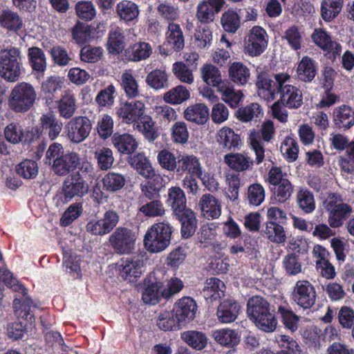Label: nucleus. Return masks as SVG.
<instances>
[{
    "label": "nucleus",
    "mask_w": 354,
    "mask_h": 354,
    "mask_svg": "<svg viewBox=\"0 0 354 354\" xmlns=\"http://www.w3.org/2000/svg\"><path fill=\"white\" fill-rule=\"evenodd\" d=\"M112 140L118 151L124 154L131 155L133 153L138 147L136 138L129 133L122 135L115 133Z\"/></svg>",
    "instance_id": "nucleus-30"
},
{
    "label": "nucleus",
    "mask_w": 354,
    "mask_h": 354,
    "mask_svg": "<svg viewBox=\"0 0 354 354\" xmlns=\"http://www.w3.org/2000/svg\"><path fill=\"white\" fill-rule=\"evenodd\" d=\"M156 324L159 328L164 331L175 330L181 326L174 317L172 311H165L160 314L157 318Z\"/></svg>",
    "instance_id": "nucleus-64"
},
{
    "label": "nucleus",
    "mask_w": 354,
    "mask_h": 354,
    "mask_svg": "<svg viewBox=\"0 0 354 354\" xmlns=\"http://www.w3.org/2000/svg\"><path fill=\"white\" fill-rule=\"evenodd\" d=\"M333 120L338 129H348L354 125V111L346 105H342L333 110Z\"/></svg>",
    "instance_id": "nucleus-27"
},
{
    "label": "nucleus",
    "mask_w": 354,
    "mask_h": 354,
    "mask_svg": "<svg viewBox=\"0 0 354 354\" xmlns=\"http://www.w3.org/2000/svg\"><path fill=\"white\" fill-rule=\"evenodd\" d=\"M198 206L202 216L205 219H217L221 215V202L212 194H203Z\"/></svg>",
    "instance_id": "nucleus-23"
},
{
    "label": "nucleus",
    "mask_w": 354,
    "mask_h": 354,
    "mask_svg": "<svg viewBox=\"0 0 354 354\" xmlns=\"http://www.w3.org/2000/svg\"><path fill=\"white\" fill-rule=\"evenodd\" d=\"M317 296L315 286L307 280L297 281L291 295L295 304L305 310L315 305Z\"/></svg>",
    "instance_id": "nucleus-12"
},
{
    "label": "nucleus",
    "mask_w": 354,
    "mask_h": 354,
    "mask_svg": "<svg viewBox=\"0 0 354 354\" xmlns=\"http://www.w3.org/2000/svg\"><path fill=\"white\" fill-rule=\"evenodd\" d=\"M297 203L305 214L313 212L316 208L315 196L306 188H301L297 194Z\"/></svg>",
    "instance_id": "nucleus-46"
},
{
    "label": "nucleus",
    "mask_w": 354,
    "mask_h": 354,
    "mask_svg": "<svg viewBox=\"0 0 354 354\" xmlns=\"http://www.w3.org/2000/svg\"><path fill=\"white\" fill-rule=\"evenodd\" d=\"M165 41L176 52L185 46V36L180 26L177 23H169L165 32Z\"/></svg>",
    "instance_id": "nucleus-25"
},
{
    "label": "nucleus",
    "mask_w": 354,
    "mask_h": 354,
    "mask_svg": "<svg viewBox=\"0 0 354 354\" xmlns=\"http://www.w3.org/2000/svg\"><path fill=\"white\" fill-rule=\"evenodd\" d=\"M145 105L140 100L126 102L117 110V115L123 123L137 124L145 115Z\"/></svg>",
    "instance_id": "nucleus-17"
},
{
    "label": "nucleus",
    "mask_w": 354,
    "mask_h": 354,
    "mask_svg": "<svg viewBox=\"0 0 354 354\" xmlns=\"http://www.w3.org/2000/svg\"><path fill=\"white\" fill-rule=\"evenodd\" d=\"M28 57L32 69L43 73L46 68V58L44 51L36 46L28 49Z\"/></svg>",
    "instance_id": "nucleus-45"
},
{
    "label": "nucleus",
    "mask_w": 354,
    "mask_h": 354,
    "mask_svg": "<svg viewBox=\"0 0 354 354\" xmlns=\"http://www.w3.org/2000/svg\"><path fill=\"white\" fill-rule=\"evenodd\" d=\"M279 86L278 94L279 101L289 109H298L303 104L302 93L299 88L290 84L291 77L287 73H279L274 75Z\"/></svg>",
    "instance_id": "nucleus-8"
},
{
    "label": "nucleus",
    "mask_w": 354,
    "mask_h": 354,
    "mask_svg": "<svg viewBox=\"0 0 354 354\" xmlns=\"http://www.w3.org/2000/svg\"><path fill=\"white\" fill-rule=\"evenodd\" d=\"M119 219L117 212L112 209L106 211L101 219L89 221L86 225V230L95 236L108 234L115 227Z\"/></svg>",
    "instance_id": "nucleus-16"
},
{
    "label": "nucleus",
    "mask_w": 354,
    "mask_h": 354,
    "mask_svg": "<svg viewBox=\"0 0 354 354\" xmlns=\"http://www.w3.org/2000/svg\"><path fill=\"white\" fill-rule=\"evenodd\" d=\"M230 77L237 84H245L250 78L249 68L241 62H234L229 68Z\"/></svg>",
    "instance_id": "nucleus-47"
},
{
    "label": "nucleus",
    "mask_w": 354,
    "mask_h": 354,
    "mask_svg": "<svg viewBox=\"0 0 354 354\" xmlns=\"http://www.w3.org/2000/svg\"><path fill=\"white\" fill-rule=\"evenodd\" d=\"M322 207L328 215V225L332 228L342 226L353 212L352 207L337 192H328L323 198Z\"/></svg>",
    "instance_id": "nucleus-3"
},
{
    "label": "nucleus",
    "mask_w": 354,
    "mask_h": 354,
    "mask_svg": "<svg viewBox=\"0 0 354 354\" xmlns=\"http://www.w3.org/2000/svg\"><path fill=\"white\" fill-rule=\"evenodd\" d=\"M0 26L9 32L17 33L24 27L22 18L10 9L0 11Z\"/></svg>",
    "instance_id": "nucleus-28"
},
{
    "label": "nucleus",
    "mask_w": 354,
    "mask_h": 354,
    "mask_svg": "<svg viewBox=\"0 0 354 354\" xmlns=\"http://www.w3.org/2000/svg\"><path fill=\"white\" fill-rule=\"evenodd\" d=\"M0 281L15 292H21V297L15 298L13 301L15 315L18 319H23L29 323L35 321L34 313L31 311L32 307L38 308V305L28 295L27 289L19 284L18 281L13 277L12 273L8 269L0 270Z\"/></svg>",
    "instance_id": "nucleus-1"
},
{
    "label": "nucleus",
    "mask_w": 354,
    "mask_h": 354,
    "mask_svg": "<svg viewBox=\"0 0 354 354\" xmlns=\"http://www.w3.org/2000/svg\"><path fill=\"white\" fill-rule=\"evenodd\" d=\"M282 268L289 276H295L301 272L302 266L298 254L292 252L285 256L282 260Z\"/></svg>",
    "instance_id": "nucleus-61"
},
{
    "label": "nucleus",
    "mask_w": 354,
    "mask_h": 354,
    "mask_svg": "<svg viewBox=\"0 0 354 354\" xmlns=\"http://www.w3.org/2000/svg\"><path fill=\"white\" fill-rule=\"evenodd\" d=\"M151 53V46L149 43L140 41L130 46L125 50V57L129 61L140 62L149 58Z\"/></svg>",
    "instance_id": "nucleus-29"
},
{
    "label": "nucleus",
    "mask_w": 354,
    "mask_h": 354,
    "mask_svg": "<svg viewBox=\"0 0 354 354\" xmlns=\"http://www.w3.org/2000/svg\"><path fill=\"white\" fill-rule=\"evenodd\" d=\"M343 3V0H323L321 6L322 18L326 21L335 19L341 12Z\"/></svg>",
    "instance_id": "nucleus-48"
},
{
    "label": "nucleus",
    "mask_w": 354,
    "mask_h": 354,
    "mask_svg": "<svg viewBox=\"0 0 354 354\" xmlns=\"http://www.w3.org/2000/svg\"><path fill=\"white\" fill-rule=\"evenodd\" d=\"M127 162L143 177H149L153 170L147 156H127Z\"/></svg>",
    "instance_id": "nucleus-58"
},
{
    "label": "nucleus",
    "mask_w": 354,
    "mask_h": 354,
    "mask_svg": "<svg viewBox=\"0 0 354 354\" xmlns=\"http://www.w3.org/2000/svg\"><path fill=\"white\" fill-rule=\"evenodd\" d=\"M136 125V129L149 142L154 141L158 137V127L151 116L145 115Z\"/></svg>",
    "instance_id": "nucleus-43"
},
{
    "label": "nucleus",
    "mask_w": 354,
    "mask_h": 354,
    "mask_svg": "<svg viewBox=\"0 0 354 354\" xmlns=\"http://www.w3.org/2000/svg\"><path fill=\"white\" fill-rule=\"evenodd\" d=\"M121 262L120 272L124 279L131 281L133 277L136 279L140 277L145 266L143 260L140 259L138 257H134L131 259H122Z\"/></svg>",
    "instance_id": "nucleus-24"
},
{
    "label": "nucleus",
    "mask_w": 354,
    "mask_h": 354,
    "mask_svg": "<svg viewBox=\"0 0 354 354\" xmlns=\"http://www.w3.org/2000/svg\"><path fill=\"white\" fill-rule=\"evenodd\" d=\"M36 97V91L30 84L21 82L12 90L9 106L15 112H26L32 106Z\"/></svg>",
    "instance_id": "nucleus-10"
},
{
    "label": "nucleus",
    "mask_w": 354,
    "mask_h": 354,
    "mask_svg": "<svg viewBox=\"0 0 354 354\" xmlns=\"http://www.w3.org/2000/svg\"><path fill=\"white\" fill-rule=\"evenodd\" d=\"M174 216L180 224L181 238L188 239L192 237L198 227V218L196 213L189 208Z\"/></svg>",
    "instance_id": "nucleus-22"
},
{
    "label": "nucleus",
    "mask_w": 354,
    "mask_h": 354,
    "mask_svg": "<svg viewBox=\"0 0 354 354\" xmlns=\"http://www.w3.org/2000/svg\"><path fill=\"white\" fill-rule=\"evenodd\" d=\"M145 81L149 87L155 90L167 88L169 86V75L165 67L151 71L147 74Z\"/></svg>",
    "instance_id": "nucleus-34"
},
{
    "label": "nucleus",
    "mask_w": 354,
    "mask_h": 354,
    "mask_svg": "<svg viewBox=\"0 0 354 354\" xmlns=\"http://www.w3.org/2000/svg\"><path fill=\"white\" fill-rule=\"evenodd\" d=\"M213 336L216 342L227 347H232L240 342L237 333L229 328L218 330L214 333Z\"/></svg>",
    "instance_id": "nucleus-50"
},
{
    "label": "nucleus",
    "mask_w": 354,
    "mask_h": 354,
    "mask_svg": "<svg viewBox=\"0 0 354 354\" xmlns=\"http://www.w3.org/2000/svg\"><path fill=\"white\" fill-rule=\"evenodd\" d=\"M241 305L233 298L224 299L217 308L216 316L220 322L228 324L235 321L241 312Z\"/></svg>",
    "instance_id": "nucleus-20"
},
{
    "label": "nucleus",
    "mask_w": 354,
    "mask_h": 354,
    "mask_svg": "<svg viewBox=\"0 0 354 354\" xmlns=\"http://www.w3.org/2000/svg\"><path fill=\"white\" fill-rule=\"evenodd\" d=\"M173 226L168 222H157L148 228L145 237L144 245L151 253L164 251L170 244Z\"/></svg>",
    "instance_id": "nucleus-4"
},
{
    "label": "nucleus",
    "mask_w": 354,
    "mask_h": 354,
    "mask_svg": "<svg viewBox=\"0 0 354 354\" xmlns=\"http://www.w3.org/2000/svg\"><path fill=\"white\" fill-rule=\"evenodd\" d=\"M180 339L196 351L204 349L207 344L206 335L202 331L195 330L181 333Z\"/></svg>",
    "instance_id": "nucleus-35"
},
{
    "label": "nucleus",
    "mask_w": 354,
    "mask_h": 354,
    "mask_svg": "<svg viewBox=\"0 0 354 354\" xmlns=\"http://www.w3.org/2000/svg\"><path fill=\"white\" fill-rule=\"evenodd\" d=\"M313 42L319 47L329 59H335L341 54L342 46L323 28H316L311 35Z\"/></svg>",
    "instance_id": "nucleus-15"
},
{
    "label": "nucleus",
    "mask_w": 354,
    "mask_h": 354,
    "mask_svg": "<svg viewBox=\"0 0 354 354\" xmlns=\"http://www.w3.org/2000/svg\"><path fill=\"white\" fill-rule=\"evenodd\" d=\"M124 46L125 41L122 30L118 26L111 28L108 38L109 51L112 54H119Z\"/></svg>",
    "instance_id": "nucleus-42"
},
{
    "label": "nucleus",
    "mask_w": 354,
    "mask_h": 354,
    "mask_svg": "<svg viewBox=\"0 0 354 354\" xmlns=\"http://www.w3.org/2000/svg\"><path fill=\"white\" fill-rule=\"evenodd\" d=\"M16 171L24 179H34L39 173L38 163L36 160L26 158L16 166Z\"/></svg>",
    "instance_id": "nucleus-54"
},
{
    "label": "nucleus",
    "mask_w": 354,
    "mask_h": 354,
    "mask_svg": "<svg viewBox=\"0 0 354 354\" xmlns=\"http://www.w3.org/2000/svg\"><path fill=\"white\" fill-rule=\"evenodd\" d=\"M40 124L42 131H47L50 140H55L60 133L62 129V122L55 115L48 113L40 118Z\"/></svg>",
    "instance_id": "nucleus-37"
},
{
    "label": "nucleus",
    "mask_w": 354,
    "mask_h": 354,
    "mask_svg": "<svg viewBox=\"0 0 354 354\" xmlns=\"http://www.w3.org/2000/svg\"><path fill=\"white\" fill-rule=\"evenodd\" d=\"M281 321L286 329L291 332H295L298 328L299 317L294 312L285 306H279L277 310Z\"/></svg>",
    "instance_id": "nucleus-55"
},
{
    "label": "nucleus",
    "mask_w": 354,
    "mask_h": 354,
    "mask_svg": "<svg viewBox=\"0 0 354 354\" xmlns=\"http://www.w3.org/2000/svg\"><path fill=\"white\" fill-rule=\"evenodd\" d=\"M167 205L171 207L173 215L189 209L186 205V195L179 187H171L168 190Z\"/></svg>",
    "instance_id": "nucleus-26"
},
{
    "label": "nucleus",
    "mask_w": 354,
    "mask_h": 354,
    "mask_svg": "<svg viewBox=\"0 0 354 354\" xmlns=\"http://www.w3.org/2000/svg\"><path fill=\"white\" fill-rule=\"evenodd\" d=\"M189 97V91L183 85L174 87L163 95V100L170 104H180Z\"/></svg>",
    "instance_id": "nucleus-44"
},
{
    "label": "nucleus",
    "mask_w": 354,
    "mask_h": 354,
    "mask_svg": "<svg viewBox=\"0 0 354 354\" xmlns=\"http://www.w3.org/2000/svg\"><path fill=\"white\" fill-rule=\"evenodd\" d=\"M57 103V110L61 117L69 119L74 115L77 108L76 100L71 91H65Z\"/></svg>",
    "instance_id": "nucleus-32"
},
{
    "label": "nucleus",
    "mask_w": 354,
    "mask_h": 354,
    "mask_svg": "<svg viewBox=\"0 0 354 354\" xmlns=\"http://www.w3.org/2000/svg\"><path fill=\"white\" fill-rule=\"evenodd\" d=\"M268 221L261 227V236L272 243L281 244L286 240L283 225L286 223V213L277 207H271L267 212Z\"/></svg>",
    "instance_id": "nucleus-5"
},
{
    "label": "nucleus",
    "mask_w": 354,
    "mask_h": 354,
    "mask_svg": "<svg viewBox=\"0 0 354 354\" xmlns=\"http://www.w3.org/2000/svg\"><path fill=\"white\" fill-rule=\"evenodd\" d=\"M197 310L198 306L195 299L184 296L175 302L172 312L180 324L185 326L195 319Z\"/></svg>",
    "instance_id": "nucleus-14"
},
{
    "label": "nucleus",
    "mask_w": 354,
    "mask_h": 354,
    "mask_svg": "<svg viewBox=\"0 0 354 354\" xmlns=\"http://www.w3.org/2000/svg\"><path fill=\"white\" fill-rule=\"evenodd\" d=\"M257 72L256 85L258 95L267 102L273 101L279 91L277 80L273 81L267 72L260 68L257 69Z\"/></svg>",
    "instance_id": "nucleus-18"
},
{
    "label": "nucleus",
    "mask_w": 354,
    "mask_h": 354,
    "mask_svg": "<svg viewBox=\"0 0 354 354\" xmlns=\"http://www.w3.org/2000/svg\"><path fill=\"white\" fill-rule=\"evenodd\" d=\"M121 86L127 97H136L138 95V84L131 71H126L122 74Z\"/></svg>",
    "instance_id": "nucleus-62"
},
{
    "label": "nucleus",
    "mask_w": 354,
    "mask_h": 354,
    "mask_svg": "<svg viewBox=\"0 0 354 354\" xmlns=\"http://www.w3.org/2000/svg\"><path fill=\"white\" fill-rule=\"evenodd\" d=\"M135 234L125 227L116 228L109 237V243L119 254H129L135 248Z\"/></svg>",
    "instance_id": "nucleus-13"
},
{
    "label": "nucleus",
    "mask_w": 354,
    "mask_h": 354,
    "mask_svg": "<svg viewBox=\"0 0 354 354\" xmlns=\"http://www.w3.org/2000/svg\"><path fill=\"white\" fill-rule=\"evenodd\" d=\"M201 74L203 80L209 86H216L219 88L225 82L222 80L221 73L219 69L212 64H205L201 68Z\"/></svg>",
    "instance_id": "nucleus-41"
},
{
    "label": "nucleus",
    "mask_w": 354,
    "mask_h": 354,
    "mask_svg": "<svg viewBox=\"0 0 354 354\" xmlns=\"http://www.w3.org/2000/svg\"><path fill=\"white\" fill-rule=\"evenodd\" d=\"M139 212L147 217H157L165 214L163 204L160 199L147 201V202L139 203Z\"/></svg>",
    "instance_id": "nucleus-56"
},
{
    "label": "nucleus",
    "mask_w": 354,
    "mask_h": 354,
    "mask_svg": "<svg viewBox=\"0 0 354 354\" xmlns=\"http://www.w3.org/2000/svg\"><path fill=\"white\" fill-rule=\"evenodd\" d=\"M317 73L315 62L309 57H304L298 64L297 74L299 80L310 82Z\"/></svg>",
    "instance_id": "nucleus-40"
},
{
    "label": "nucleus",
    "mask_w": 354,
    "mask_h": 354,
    "mask_svg": "<svg viewBox=\"0 0 354 354\" xmlns=\"http://www.w3.org/2000/svg\"><path fill=\"white\" fill-rule=\"evenodd\" d=\"M164 283L156 281L146 285L142 292V299L147 304L155 305L164 298Z\"/></svg>",
    "instance_id": "nucleus-33"
},
{
    "label": "nucleus",
    "mask_w": 354,
    "mask_h": 354,
    "mask_svg": "<svg viewBox=\"0 0 354 354\" xmlns=\"http://www.w3.org/2000/svg\"><path fill=\"white\" fill-rule=\"evenodd\" d=\"M221 23L225 31L234 33L241 26V18L233 10H228L222 14Z\"/></svg>",
    "instance_id": "nucleus-57"
},
{
    "label": "nucleus",
    "mask_w": 354,
    "mask_h": 354,
    "mask_svg": "<svg viewBox=\"0 0 354 354\" xmlns=\"http://www.w3.org/2000/svg\"><path fill=\"white\" fill-rule=\"evenodd\" d=\"M88 191L89 183L78 174L71 173L64 180L62 190L54 196L53 201L57 207L62 206L74 197H82Z\"/></svg>",
    "instance_id": "nucleus-6"
},
{
    "label": "nucleus",
    "mask_w": 354,
    "mask_h": 354,
    "mask_svg": "<svg viewBox=\"0 0 354 354\" xmlns=\"http://www.w3.org/2000/svg\"><path fill=\"white\" fill-rule=\"evenodd\" d=\"M266 191L259 183H253L248 188L245 200L251 206L257 207L264 201Z\"/></svg>",
    "instance_id": "nucleus-60"
},
{
    "label": "nucleus",
    "mask_w": 354,
    "mask_h": 354,
    "mask_svg": "<svg viewBox=\"0 0 354 354\" xmlns=\"http://www.w3.org/2000/svg\"><path fill=\"white\" fill-rule=\"evenodd\" d=\"M184 116L187 120L203 124L209 118V109L203 104H196L188 106L184 111Z\"/></svg>",
    "instance_id": "nucleus-39"
},
{
    "label": "nucleus",
    "mask_w": 354,
    "mask_h": 354,
    "mask_svg": "<svg viewBox=\"0 0 354 354\" xmlns=\"http://www.w3.org/2000/svg\"><path fill=\"white\" fill-rule=\"evenodd\" d=\"M218 91L221 95V99L232 108L236 107L243 97L241 91H236L227 83L221 84Z\"/></svg>",
    "instance_id": "nucleus-51"
},
{
    "label": "nucleus",
    "mask_w": 354,
    "mask_h": 354,
    "mask_svg": "<svg viewBox=\"0 0 354 354\" xmlns=\"http://www.w3.org/2000/svg\"><path fill=\"white\" fill-rule=\"evenodd\" d=\"M249 318L258 328L266 333L273 332L277 325V319L271 312L270 303L263 297L254 295L247 304Z\"/></svg>",
    "instance_id": "nucleus-2"
},
{
    "label": "nucleus",
    "mask_w": 354,
    "mask_h": 354,
    "mask_svg": "<svg viewBox=\"0 0 354 354\" xmlns=\"http://www.w3.org/2000/svg\"><path fill=\"white\" fill-rule=\"evenodd\" d=\"M22 73V59L19 48L8 47L0 50V75L6 80L14 82Z\"/></svg>",
    "instance_id": "nucleus-7"
},
{
    "label": "nucleus",
    "mask_w": 354,
    "mask_h": 354,
    "mask_svg": "<svg viewBox=\"0 0 354 354\" xmlns=\"http://www.w3.org/2000/svg\"><path fill=\"white\" fill-rule=\"evenodd\" d=\"M178 160L177 172L183 173L187 171L189 175L184 177L182 181V186L189 194L196 195L198 191L195 176L202 178V167L196 156H181Z\"/></svg>",
    "instance_id": "nucleus-9"
},
{
    "label": "nucleus",
    "mask_w": 354,
    "mask_h": 354,
    "mask_svg": "<svg viewBox=\"0 0 354 354\" xmlns=\"http://www.w3.org/2000/svg\"><path fill=\"white\" fill-rule=\"evenodd\" d=\"M116 12L122 20L131 21L139 15L138 6L129 1H122L118 3Z\"/></svg>",
    "instance_id": "nucleus-53"
},
{
    "label": "nucleus",
    "mask_w": 354,
    "mask_h": 354,
    "mask_svg": "<svg viewBox=\"0 0 354 354\" xmlns=\"http://www.w3.org/2000/svg\"><path fill=\"white\" fill-rule=\"evenodd\" d=\"M91 127V121L88 118L75 117L66 126L67 136L73 142H81L89 135Z\"/></svg>",
    "instance_id": "nucleus-19"
},
{
    "label": "nucleus",
    "mask_w": 354,
    "mask_h": 354,
    "mask_svg": "<svg viewBox=\"0 0 354 354\" xmlns=\"http://www.w3.org/2000/svg\"><path fill=\"white\" fill-rule=\"evenodd\" d=\"M157 13L168 24L178 20L180 18V10L178 6L167 1L158 3L156 8Z\"/></svg>",
    "instance_id": "nucleus-52"
},
{
    "label": "nucleus",
    "mask_w": 354,
    "mask_h": 354,
    "mask_svg": "<svg viewBox=\"0 0 354 354\" xmlns=\"http://www.w3.org/2000/svg\"><path fill=\"white\" fill-rule=\"evenodd\" d=\"M216 141L222 148L233 151H235L241 144L239 136L232 129L226 127L217 132Z\"/></svg>",
    "instance_id": "nucleus-31"
},
{
    "label": "nucleus",
    "mask_w": 354,
    "mask_h": 354,
    "mask_svg": "<svg viewBox=\"0 0 354 354\" xmlns=\"http://www.w3.org/2000/svg\"><path fill=\"white\" fill-rule=\"evenodd\" d=\"M103 189L108 192H116L125 184L123 175L115 172H108L102 180Z\"/></svg>",
    "instance_id": "nucleus-49"
},
{
    "label": "nucleus",
    "mask_w": 354,
    "mask_h": 354,
    "mask_svg": "<svg viewBox=\"0 0 354 354\" xmlns=\"http://www.w3.org/2000/svg\"><path fill=\"white\" fill-rule=\"evenodd\" d=\"M225 290L223 281L216 277H210L206 280L203 292L207 299L214 301L224 296Z\"/></svg>",
    "instance_id": "nucleus-38"
},
{
    "label": "nucleus",
    "mask_w": 354,
    "mask_h": 354,
    "mask_svg": "<svg viewBox=\"0 0 354 354\" xmlns=\"http://www.w3.org/2000/svg\"><path fill=\"white\" fill-rule=\"evenodd\" d=\"M262 114L261 106L258 103L254 102L240 107L236 113L237 118L244 122H248L254 118H257Z\"/></svg>",
    "instance_id": "nucleus-59"
},
{
    "label": "nucleus",
    "mask_w": 354,
    "mask_h": 354,
    "mask_svg": "<svg viewBox=\"0 0 354 354\" xmlns=\"http://www.w3.org/2000/svg\"><path fill=\"white\" fill-rule=\"evenodd\" d=\"M79 156H57L53 160V169L58 175H66L79 166Z\"/></svg>",
    "instance_id": "nucleus-36"
},
{
    "label": "nucleus",
    "mask_w": 354,
    "mask_h": 354,
    "mask_svg": "<svg viewBox=\"0 0 354 354\" xmlns=\"http://www.w3.org/2000/svg\"><path fill=\"white\" fill-rule=\"evenodd\" d=\"M268 35L266 31L259 26L252 27L243 39V52L251 57L261 55L266 49Z\"/></svg>",
    "instance_id": "nucleus-11"
},
{
    "label": "nucleus",
    "mask_w": 354,
    "mask_h": 354,
    "mask_svg": "<svg viewBox=\"0 0 354 354\" xmlns=\"http://www.w3.org/2000/svg\"><path fill=\"white\" fill-rule=\"evenodd\" d=\"M216 236L215 230L208 224H203L200 227L197 233V243H200L201 248H205L214 245Z\"/></svg>",
    "instance_id": "nucleus-63"
},
{
    "label": "nucleus",
    "mask_w": 354,
    "mask_h": 354,
    "mask_svg": "<svg viewBox=\"0 0 354 354\" xmlns=\"http://www.w3.org/2000/svg\"><path fill=\"white\" fill-rule=\"evenodd\" d=\"M225 4V0H203L197 6L196 18L203 24L213 21Z\"/></svg>",
    "instance_id": "nucleus-21"
}]
</instances>
